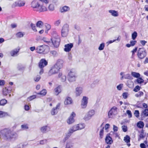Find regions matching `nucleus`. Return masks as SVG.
<instances>
[{"instance_id": "nucleus-1", "label": "nucleus", "mask_w": 148, "mask_h": 148, "mask_svg": "<svg viewBox=\"0 0 148 148\" xmlns=\"http://www.w3.org/2000/svg\"><path fill=\"white\" fill-rule=\"evenodd\" d=\"M49 0H32L31 3V7L39 12L47 11V5Z\"/></svg>"}, {"instance_id": "nucleus-2", "label": "nucleus", "mask_w": 148, "mask_h": 148, "mask_svg": "<svg viewBox=\"0 0 148 148\" xmlns=\"http://www.w3.org/2000/svg\"><path fill=\"white\" fill-rule=\"evenodd\" d=\"M0 136H2L5 139H10L15 136L16 134L12 132L10 130L5 129L1 130L0 132Z\"/></svg>"}, {"instance_id": "nucleus-3", "label": "nucleus", "mask_w": 148, "mask_h": 148, "mask_svg": "<svg viewBox=\"0 0 148 148\" xmlns=\"http://www.w3.org/2000/svg\"><path fill=\"white\" fill-rule=\"evenodd\" d=\"M77 75L74 70H72L69 73L68 79L70 82H73L75 81Z\"/></svg>"}, {"instance_id": "nucleus-4", "label": "nucleus", "mask_w": 148, "mask_h": 148, "mask_svg": "<svg viewBox=\"0 0 148 148\" xmlns=\"http://www.w3.org/2000/svg\"><path fill=\"white\" fill-rule=\"evenodd\" d=\"M69 26L67 24H64L62 27L61 30V35L63 37H66L69 33Z\"/></svg>"}, {"instance_id": "nucleus-5", "label": "nucleus", "mask_w": 148, "mask_h": 148, "mask_svg": "<svg viewBox=\"0 0 148 148\" xmlns=\"http://www.w3.org/2000/svg\"><path fill=\"white\" fill-rule=\"evenodd\" d=\"M60 70V69L54 65L51 67L48 72V75L49 76H51L52 75L57 74Z\"/></svg>"}, {"instance_id": "nucleus-6", "label": "nucleus", "mask_w": 148, "mask_h": 148, "mask_svg": "<svg viewBox=\"0 0 148 148\" xmlns=\"http://www.w3.org/2000/svg\"><path fill=\"white\" fill-rule=\"evenodd\" d=\"M95 110H91L89 111L86 114L84 119L86 121H88L90 120L91 118L95 115Z\"/></svg>"}, {"instance_id": "nucleus-7", "label": "nucleus", "mask_w": 148, "mask_h": 148, "mask_svg": "<svg viewBox=\"0 0 148 148\" xmlns=\"http://www.w3.org/2000/svg\"><path fill=\"white\" fill-rule=\"evenodd\" d=\"M137 55L139 58L140 59L144 58L146 55V53L145 49L144 48H139Z\"/></svg>"}, {"instance_id": "nucleus-8", "label": "nucleus", "mask_w": 148, "mask_h": 148, "mask_svg": "<svg viewBox=\"0 0 148 148\" xmlns=\"http://www.w3.org/2000/svg\"><path fill=\"white\" fill-rule=\"evenodd\" d=\"M117 108L115 106L112 107L108 112V116L109 118H112V115H115L117 113Z\"/></svg>"}, {"instance_id": "nucleus-9", "label": "nucleus", "mask_w": 148, "mask_h": 148, "mask_svg": "<svg viewBox=\"0 0 148 148\" xmlns=\"http://www.w3.org/2000/svg\"><path fill=\"white\" fill-rule=\"evenodd\" d=\"M88 98L86 96H83L81 100V106L82 108L83 109L85 108L88 103Z\"/></svg>"}, {"instance_id": "nucleus-10", "label": "nucleus", "mask_w": 148, "mask_h": 148, "mask_svg": "<svg viewBox=\"0 0 148 148\" xmlns=\"http://www.w3.org/2000/svg\"><path fill=\"white\" fill-rule=\"evenodd\" d=\"M75 113L73 112L71 114L70 116L67 120V122L68 124H71L75 122L74 117L75 116Z\"/></svg>"}, {"instance_id": "nucleus-11", "label": "nucleus", "mask_w": 148, "mask_h": 148, "mask_svg": "<svg viewBox=\"0 0 148 148\" xmlns=\"http://www.w3.org/2000/svg\"><path fill=\"white\" fill-rule=\"evenodd\" d=\"M47 47V46L45 45H40L37 47L36 50L37 53H41L45 51Z\"/></svg>"}, {"instance_id": "nucleus-12", "label": "nucleus", "mask_w": 148, "mask_h": 148, "mask_svg": "<svg viewBox=\"0 0 148 148\" xmlns=\"http://www.w3.org/2000/svg\"><path fill=\"white\" fill-rule=\"evenodd\" d=\"M60 39L58 37H57L56 38H53L52 40L53 44L56 47H58L60 44Z\"/></svg>"}, {"instance_id": "nucleus-13", "label": "nucleus", "mask_w": 148, "mask_h": 148, "mask_svg": "<svg viewBox=\"0 0 148 148\" xmlns=\"http://www.w3.org/2000/svg\"><path fill=\"white\" fill-rule=\"evenodd\" d=\"M25 3L24 1L19 0L17 1L14 3L13 6L14 7L16 6L22 7L25 5Z\"/></svg>"}, {"instance_id": "nucleus-14", "label": "nucleus", "mask_w": 148, "mask_h": 148, "mask_svg": "<svg viewBox=\"0 0 148 148\" xmlns=\"http://www.w3.org/2000/svg\"><path fill=\"white\" fill-rule=\"evenodd\" d=\"M63 60L61 59H59L54 65L60 70L63 66Z\"/></svg>"}, {"instance_id": "nucleus-15", "label": "nucleus", "mask_w": 148, "mask_h": 148, "mask_svg": "<svg viewBox=\"0 0 148 148\" xmlns=\"http://www.w3.org/2000/svg\"><path fill=\"white\" fill-rule=\"evenodd\" d=\"M47 64V62L45 59H42L40 61L38 66L39 68H43Z\"/></svg>"}, {"instance_id": "nucleus-16", "label": "nucleus", "mask_w": 148, "mask_h": 148, "mask_svg": "<svg viewBox=\"0 0 148 148\" xmlns=\"http://www.w3.org/2000/svg\"><path fill=\"white\" fill-rule=\"evenodd\" d=\"M73 43H70L65 45L64 50L66 52H69L70 51L71 48L73 47Z\"/></svg>"}, {"instance_id": "nucleus-17", "label": "nucleus", "mask_w": 148, "mask_h": 148, "mask_svg": "<svg viewBox=\"0 0 148 148\" xmlns=\"http://www.w3.org/2000/svg\"><path fill=\"white\" fill-rule=\"evenodd\" d=\"M40 130L42 133H45L49 131L50 130V128L48 126L45 125L42 127L40 128Z\"/></svg>"}, {"instance_id": "nucleus-18", "label": "nucleus", "mask_w": 148, "mask_h": 148, "mask_svg": "<svg viewBox=\"0 0 148 148\" xmlns=\"http://www.w3.org/2000/svg\"><path fill=\"white\" fill-rule=\"evenodd\" d=\"M82 88L80 87H77L75 89V93L77 96H79L82 93Z\"/></svg>"}, {"instance_id": "nucleus-19", "label": "nucleus", "mask_w": 148, "mask_h": 148, "mask_svg": "<svg viewBox=\"0 0 148 148\" xmlns=\"http://www.w3.org/2000/svg\"><path fill=\"white\" fill-rule=\"evenodd\" d=\"M105 141L107 144L109 145L112 144L113 142V140H112V138L109 136L108 135H107L106 137Z\"/></svg>"}, {"instance_id": "nucleus-20", "label": "nucleus", "mask_w": 148, "mask_h": 148, "mask_svg": "<svg viewBox=\"0 0 148 148\" xmlns=\"http://www.w3.org/2000/svg\"><path fill=\"white\" fill-rule=\"evenodd\" d=\"M73 102L72 100L70 97H67L65 100L64 104L66 105L71 104Z\"/></svg>"}, {"instance_id": "nucleus-21", "label": "nucleus", "mask_w": 148, "mask_h": 148, "mask_svg": "<svg viewBox=\"0 0 148 148\" xmlns=\"http://www.w3.org/2000/svg\"><path fill=\"white\" fill-rule=\"evenodd\" d=\"M20 50V48L18 47L12 51L10 52V54L12 56H14L16 55Z\"/></svg>"}, {"instance_id": "nucleus-22", "label": "nucleus", "mask_w": 148, "mask_h": 148, "mask_svg": "<svg viewBox=\"0 0 148 148\" xmlns=\"http://www.w3.org/2000/svg\"><path fill=\"white\" fill-rule=\"evenodd\" d=\"M70 8L68 6H64L60 8V11L61 12H66L70 10Z\"/></svg>"}, {"instance_id": "nucleus-23", "label": "nucleus", "mask_w": 148, "mask_h": 148, "mask_svg": "<svg viewBox=\"0 0 148 148\" xmlns=\"http://www.w3.org/2000/svg\"><path fill=\"white\" fill-rule=\"evenodd\" d=\"M73 143L71 141H68L65 145V148H73Z\"/></svg>"}, {"instance_id": "nucleus-24", "label": "nucleus", "mask_w": 148, "mask_h": 148, "mask_svg": "<svg viewBox=\"0 0 148 148\" xmlns=\"http://www.w3.org/2000/svg\"><path fill=\"white\" fill-rule=\"evenodd\" d=\"M109 12L113 16L117 17L119 16V13L118 12L114 10H109Z\"/></svg>"}, {"instance_id": "nucleus-25", "label": "nucleus", "mask_w": 148, "mask_h": 148, "mask_svg": "<svg viewBox=\"0 0 148 148\" xmlns=\"http://www.w3.org/2000/svg\"><path fill=\"white\" fill-rule=\"evenodd\" d=\"M61 87L60 86H58L54 89V93L56 95H58L61 92Z\"/></svg>"}, {"instance_id": "nucleus-26", "label": "nucleus", "mask_w": 148, "mask_h": 148, "mask_svg": "<svg viewBox=\"0 0 148 148\" xmlns=\"http://www.w3.org/2000/svg\"><path fill=\"white\" fill-rule=\"evenodd\" d=\"M47 9L51 11H53L55 10V6L54 4L53 3H51L49 4L48 6L47 5Z\"/></svg>"}, {"instance_id": "nucleus-27", "label": "nucleus", "mask_w": 148, "mask_h": 148, "mask_svg": "<svg viewBox=\"0 0 148 148\" xmlns=\"http://www.w3.org/2000/svg\"><path fill=\"white\" fill-rule=\"evenodd\" d=\"M144 125V123L142 121H139L138 122L137 124V127L139 128H143Z\"/></svg>"}, {"instance_id": "nucleus-28", "label": "nucleus", "mask_w": 148, "mask_h": 148, "mask_svg": "<svg viewBox=\"0 0 148 148\" xmlns=\"http://www.w3.org/2000/svg\"><path fill=\"white\" fill-rule=\"evenodd\" d=\"M131 74L133 77L135 78H138L140 76V75L139 73L135 72H132Z\"/></svg>"}, {"instance_id": "nucleus-29", "label": "nucleus", "mask_w": 148, "mask_h": 148, "mask_svg": "<svg viewBox=\"0 0 148 148\" xmlns=\"http://www.w3.org/2000/svg\"><path fill=\"white\" fill-rule=\"evenodd\" d=\"M58 76L60 77L61 76V80L62 82H64L66 79V76L62 75V73H59L58 74Z\"/></svg>"}, {"instance_id": "nucleus-30", "label": "nucleus", "mask_w": 148, "mask_h": 148, "mask_svg": "<svg viewBox=\"0 0 148 148\" xmlns=\"http://www.w3.org/2000/svg\"><path fill=\"white\" fill-rule=\"evenodd\" d=\"M47 91L45 89H43L40 92L37 93L38 95H41L42 96H45L47 94Z\"/></svg>"}, {"instance_id": "nucleus-31", "label": "nucleus", "mask_w": 148, "mask_h": 148, "mask_svg": "<svg viewBox=\"0 0 148 148\" xmlns=\"http://www.w3.org/2000/svg\"><path fill=\"white\" fill-rule=\"evenodd\" d=\"M145 134L144 133L143 131H142L140 135H139L138 140L140 141L141 139L144 138L145 137Z\"/></svg>"}, {"instance_id": "nucleus-32", "label": "nucleus", "mask_w": 148, "mask_h": 148, "mask_svg": "<svg viewBox=\"0 0 148 148\" xmlns=\"http://www.w3.org/2000/svg\"><path fill=\"white\" fill-rule=\"evenodd\" d=\"M43 23L41 21H38L36 24L37 27L39 28H41L43 26Z\"/></svg>"}, {"instance_id": "nucleus-33", "label": "nucleus", "mask_w": 148, "mask_h": 148, "mask_svg": "<svg viewBox=\"0 0 148 148\" xmlns=\"http://www.w3.org/2000/svg\"><path fill=\"white\" fill-rule=\"evenodd\" d=\"M103 124V123L100 126V127H102V129L100 131V132H99L100 137L101 138H102L103 137V136L104 127H102V126Z\"/></svg>"}, {"instance_id": "nucleus-34", "label": "nucleus", "mask_w": 148, "mask_h": 148, "mask_svg": "<svg viewBox=\"0 0 148 148\" xmlns=\"http://www.w3.org/2000/svg\"><path fill=\"white\" fill-rule=\"evenodd\" d=\"M24 34V33L19 32L17 33L16 34V36L18 38H20L23 36Z\"/></svg>"}, {"instance_id": "nucleus-35", "label": "nucleus", "mask_w": 148, "mask_h": 148, "mask_svg": "<svg viewBox=\"0 0 148 148\" xmlns=\"http://www.w3.org/2000/svg\"><path fill=\"white\" fill-rule=\"evenodd\" d=\"M79 130L84 129L85 127V125L84 123H80L77 124Z\"/></svg>"}, {"instance_id": "nucleus-36", "label": "nucleus", "mask_w": 148, "mask_h": 148, "mask_svg": "<svg viewBox=\"0 0 148 148\" xmlns=\"http://www.w3.org/2000/svg\"><path fill=\"white\" fill-rule=\"evenodd\" d=\"M124 140L127 143H128L130 141V137L129 136L126 135L124 137Z\"/></svg>"}, {"instance_id": "nucleus-37", "label": "nucleus", "mask_w": 148, "mask_h": 148, "mask_svg": "<svg viewBox=\"0 0 148 148\" xmlns=\"http://www.w3.org/2000/svg\"><path fill=\"white\" fill-rule=\"evenodd\" d=\"M8 115V114L7 113L5 112H3L2 111H0V117H3Z\"/></svg>"}, {"instance_id": "nucleus-38", "label": "nucleus", "mask_w": 148, "mask_h": 148, "mask_svg": "<svg viewBox=\"0 0 148 148\" xmlns=\"http://www.w3.org/2000/svg\"><path fill=\"white\" fill-rule=\"evenodd\" d=\"M75 132V131L72 127L69 130L68 134L70 136Z\"/></svg>"}, {"instance_id": "nucleus-39", "label": "nucleus", "mask_w": 148, "mask_h": 148, "mask_svg": "<svg viewBox=\"0 0 148 148\" xmlns=\"http://www.w3.org/2000/svg\"><path fill=\"white\" fill-rule=\"evenodd\" d=\"M105 47V44L104 43H102L100 44L98 47V49L99 50L101 51Z\"/></svg>"}, {"instance_id": "nucleus-40", "label": "nucleus", "mask_w": 148, "mask_h": 148, "mask_svg": "<svg viewBox=\"0 0 148 148\" xmlns=\"http://www.w3.org/2000/svg\"><path fill=\"white\" fill-rule=\"evenodd\" d=\"M143 114L146 116H148V109H146L142 111V114Z\"/></svg>"}, {"instance_id": "nucleus-41", "label": "nucleus", "mask_w": 148, "mask_h": 148, "mask_svg": "<svg viewBox=\"0 0 148 148\" xmlns=\"http://www.w3.org/2000/svg\"><path fill=\"white\" fill-rule=\"evenodd\" d=\"M57 110L55 108H53L51 111V113L52 115H54L57 113Z\"/></svg>"}, {"instance_id": "nucleus-42", "label": "nucleus", "mask_w": 148, "mask_h": 148, "mask_svg": "<svg viewBox=\"0 0 148 148\" xmlns=\"http://www.w3.org/2000/svg\"><path fill=\"white\" fill-rule=\"evenodd\" d=\"M7 101L5 99H3L0 101V105L1 106H3L6 104L7 103Z\"/></svg>"}, {"instance_id": "nucleus-43", "label": "nucleus", "mask_w": 148, "mask_h": 148, "mask_svg": "<svg viewBox=\"0 0 148 148\" xmlns=\"http://www.w3.org/2000/svg\"><path fill=\"white\" fill-rule=\"evenodd\" d=\"M137 34L136 32H134L132 34V39L135 40L136 38Z\"/></svg>"}, {"instance_id": "nucleus-44", "label": "nucleus", "mask_w": 148, "mask_h": 148, "mask_svg": "<svg viewBox=\"0 0 148 148\" xmlns=\"http://www.w3.org/2000/svg\"><path fill=\"white\" fill-rule=\"evenodd\" d=\"M143 95V93L142 91H140L138 93L136 94L135 95V96L137 97H140Z\"/></svg>"}, {"instance_id": "nucleus-45", "label": "nucleus", "mask_w": 148, "mask_h": 148, "mask_svg": "<svg viewBox=\"0 0 148 148\" xmlns=\"http://www.w3.org/2000/svg\"><path fill=\"white\" fill-rule=\"evenodd\" d=\"M8 93V89L5 88L3 89V94L4 96H6Z\"/></svg>"}, {"instance_id": "nucleus-46", "label": "nucleus", "mask_w": 148, "mask_h": 148, "mask_svg": "<svg viewBox=\"0 0 148 148\" xmlns=\"http://www.w3.org/2000/svg\"><path fill=\"white\" fill-rule=\"evenodd\" d=\"M134 114L135 116L137 118H138L139 116V112L138 110H135Z\"/></svg>"}, {"instance_id": "nucleus-47", "label": "nucleus", "mask_w": 148, "mask_h": 148, "mask_svg": "<svg viewBox=\"0 0 148 148\" xmlns=\"http://www.w3.org/2000/svg\"><path fill=\"white\" fill-rule=\"evenodd\" d=\"M45 27L46 30L45 31V33L47 34L48 33V31L51 29V26L47 24L45 25Z\"/></svg>"}, {"instance_id": "nucleus-48", "label": "nucleus", "mask_w": 148, "mask_h": 148, "mask_svg": "<svg viewBox=\"0 0 148 148\" xmlns=\"http://www.w3.org/2000/svg\"><path fill=\"white\" fill-rule=\"evenodd\" d=\"M124 78L127 79H132V77L129 74H127L124 75Z\"/></svg>"}, {"instance_id": "nucleus-49", "label": "nucleus", "mask_w": 148, "mask_h": 148, "mask_svg": "<svg viewBox=\"0 0 148 148\" xmlns=\"http://www.w3.org/2000/svg\"><path fill=\"white\" fill-rule=\"evenodd\" d=\"M31 26L32 27V29L34 32H36L37 31L36 28V27L35 25L33 23H31Z\"/></svg>"}, {"instance_id": "nucleus-50", "label": "nucleus", "mask_w": 148, "mask_h": 148, "mask_svg": "<svg viewBox=\"0 0 148 148\" xmlns=\"http://www.w3.org/2000/svg\"><path fill=\"white\" fill-rule=\"evenodd\" d=\"M137 79V82L138 84H141L144 82V80L141 78L138 77Z\"/></svg>"}, {"instance_id": "nucleus-51", "label": "nucleus", "mask_w": 148, "mask_h": 148, "mask_svg": "<svg viewBox=\"0 0 148 148\" xmlns=\"http://www.w3.org/2000/svg\"><path fill=\"white\" fill-rule=\"evenodd\" d=\"M36 97V96L35 95H33L30 96L28 98L27 100L29 101H31L32 99H35Z\"/></svg>"}, {"instance_id": "nucleus-52", "label": "nucleus", "mask_w": 148, "mask_h": 148, "mask_svg": "<svg viewBox=\"0 0 148 148\" xmlns=\"http://www.w3.org/2000/svg\"><path fill=\"white\" fill-rule=\"evenodd\" d=\"M140 87L139 86H137L134 88L133 91L135 92H137L140 90Z\"/></svg>"}, {"instance_id": "nucleus-53", "label": "nucleus", "mask_w": 148, "mask_h": 148, "mask_svg": "<svg viewBox=\"0 0 148 148\" xmlns=\"http://www.w3.org/2000/svg\"><path fill=\"white\" fill-rule=\"evenodd\" d=\"M72 127L75 131L79 130L77 124L74 125Z\"/></svg>"}, {"instance_id": "nucleus-54", "label": "nucleus", "mask_w": 148, "mask_h": 148, "mask_svg": "<svg viewBox=\"0 0 148 148\" xmlns=\"http://www.w3.org/2000/svg\"><path fill=\"white\" fill-rule=\"evenodd\" d=\"M126 113L128 114L129 118L132 117V115L131 111L130 110H127L126 111Z\"/></svg>"}, {"instance_id": "nucleus-55", "label": "nucleus", "mask_w": 148, "mask_h": 148, "mask_svg": "<svg viewBox=\"0 0 148 148\" xmlns=\"http://www.w3.org/2000/svg\"><path fill=\"white\" fill-rule=\"evenodd\" d=\"M42 40L45 42H48L49 43V45H50V44H51V42H50L49 41L48 39L45 37H43L42 38Z\"/></svg>"}, {"instance_id": "nucleus-56", "label": "nucleus", "mask_w": 148, "mask_h": 148, "mask_svg": "<svg viewBox=\"0 0 148 148\" xmlns=\"http://www.w3.org/2000/svg\"><path fill=\"white\" fill-rule=\"evenodd\" d=\"M122 95L123 98L126 99L127 97L128 93L127 92H124L123 93Z\"/></svg>"}, {"instance_id": "nucleus-57", "label": "nucleus", "mask_w": 148, "mask_h": 148, "mask_svg": "<svg viewBox=\"0 0 148 148\" xmlns=\"http://www.w3.org/2000/svg\"><path fill=\"white\" fill-rule=\"evenodd\" d=\"M123 86V84H120L117 86V88L119 90H121Z\"/></svg>"}, {"instance_id": "nucleus-58", "label": "nucleus", "mask_w": 148, "mask_h": 148, "mask_svg": "<svg viewBox=\"0 0 148 148\" xmlns=\"http://www.w3.org/2000/svg\"><path fill=\"white\" fill-rule=\"evenodd\" d=\"M40 79V76H37L36 77H34V79L36 82L38 81Z\"/></svg>"}, {"instance_id": "nucleus-59", "label": "nucleus", "mask_w": 148, "mask_h": 148, "mask_svg": "<svg viewBox=\"0 0 148 148\" xmlns=\"http://www.w3.org/2000/svg\"><path fill=\"white\" fill-rule=\"evenodd\" d=\"M122 128L123 131L125 132H126L127 130V127L126 126L123 125L122 126Z\"/></svg>"}, {"instance_id": "nucleus-60", "label": "nucleus", "mask_w": 148, "mask_h": 148, "mask_svg": "<svg viewBox=\"0 0 148 148\" xmlns=\"http://www.w3.org/2000/svg\"><path fill=\"white\" fill-rule=\"evenodd\" d=\"M113 130H114V132H117L118 131V127L114 125H113Z\"/></svg>"}, {"instance_id": "nucleus-61", "label": "nucleus", "mask_w": 148, "mask_h": 148, "mask_svg": "<svg viewBox=\"0 0 148 148\" xmlns=\"http://www.w3.org/2000/svg\"><path fill=\"white\" fill-rule=\"evenodd\" d=\"M130 42L131 46H134L136 42V41L134 40H131L130 41Z\"/></svg>"}, {"instance_id": "nucleus-62", "label": "nucleus", "mask_w": 148, "mask_h": 148, "mask_svg": "<svg viewBox=\"0 0 148 148\" xmlns=\"http://www.w3.org/2000/svg\"><path fill=\"white\" fill-rule=\"evenodd\" d=\"M137 47H136L134 49H133L132 51H131V52L132 53V55H133L135 52H136L137 50Z\"/></svg>"}, {"instance_id": "nucleus-63", "label": "nucleus", "mask_w": 148, "mask_h": 148, "mask_svg": "<svg viewBox=\"0 0 148 148\" xmlns=\"http://www.w3.org/2000/svg\"><path fill=\"white\" fill-rule=\"evenodd\" d=\"M51 53L54 56H56L57 54L56 51H51Z\"/></svg>"}, {"instance_id": "nucleus-64", "label": "nucleus", "mask_w": 148, "mask_h": 148, "mask_svg": "<svg viewBox=\"0 0 148 148\" xmlns=\"http://www.w3.org/2000/svg\"><path fill=\"white\" fill-rule=\"evenodd\" d=\"M110 126V124L108 123L106 124L105 126V130L107 131L109 127Z\"/></svg>"}]
</instances>
